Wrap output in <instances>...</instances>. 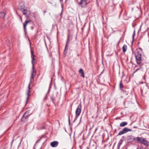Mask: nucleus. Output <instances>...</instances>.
Masks as SVG:
<instances>
[{"instance_id":"23","label":"nucleus","mask_w":149,"mask_h":149,"mask_svg":"<svg viewBox=\"0 0 149 149\" xmlns=\"http://www.w3.org/2000/svg\"><path fill=\"white\" fill-rule=\"evenodd\" d=\"M134 35H135V31H134V33L133 34V38H134Z\"/></svg>"},{"instance_id":"27","label":"nucleus","mask_w":149,"mask_h":149,"mask_svg":"<svg viewBox=\"0 0 149 149\" xmlns=\"http://www.w3.org/2000/svg\"><path fill=\"white\" fill-rule=\"evenodd\" d=\"M136 127H134V128H136Z\"/></svg>"},{"instance_id":"15","label":"nucleus","mask_w":149,"mask_h":149,"mask_svg":"<svg viewBox=\"0 0 149 149\" xmlns=\"http://www.w3.org/2000/svg\"><path fill=\"white\" fill-rule=\"evenodd\" d=\"M31 58H32V62L33 64V67H32V70H34V67H33V61L34 60V55L33 54V52H32V55H31Z\"/></svg>"},{"instance_id":"2","label":"nucleus","mask_w":149,"mask_h":149,"mask_svg":"<svg viewBox=\"0 0 149 149\" xmlns=\"http://www.w3.org/2000/svg\"><path fill=\"white\" fill-rule=\"evenodd\" d=\"M138 143L140 144H143L146 147L149 146V142L146 138L142 137L138 138Z\"/></svg>"},{"instance_id":"5","label":"nucleus","mask_w":149,"mask_h":149,"mask_svg":"<svg viewBox=\"0 0 149 149\" xmlns=\"http://www.w3.org/2000/svg\"><path fill=\"white\" fill-rule=\"evenodd\" d=\"M88 3L89 2H87V0H80L79 4L80 5L81 7L85 8L86 6Z\"/></svg>"},{"instance_id":"6","label":"nucleus","mask_w":149,"mask_h":149,"mask_svg":"<svg viewBox=\"0 0 149 149\" xmlns=\"http://www.w3.org/2000/svg\"><path fill=\"white\" fill-rule=\"evenodd\" d=\"M81 107V104H80L78 106L77 108L76 109V117L74 120H74H76L77 119V118H78V117L80 115V113L81 111V109L80 108Z\"/></svg>"},{"instance_id":"25","label":"nucleus","mask_w":149,"mask_h":149,"mask_svg":"<svg viewBox=\"0 0 149 149\" xmlns=\"http://www.w3.org/2000/svg\"><path fill=\"white\" fill-rule=\"evenodd\" d=\"M24 116H23V117L22 118V119L23 120L24 118Z\"/></svg>"},{"instance_id":"18","label":"nucleus","mask_w":149,"mask_h":149,"mask_svg":"<svg viewBox=\"0 0 149 149\" xmlns=\"http://www.w3.org/2000/svg\"><path fill=\"white\" fill-rule=\"evenodd\" d=\"M140 138V137L138 136L136 137H134V138L132 137L133 142V141L134 140H136V142L137 143H138V140L137 139H138V138Z\"/></svg>"},{"instance_id":"14","label":"nucleus","mask_w":149,"mask_h":149,"mask_svg":"<svg viewBox=\"0 0 149 149\" xmlns=\"http://www.w3.org/2000/svg\"><path fill=\"white\" fill-rule=\"evenodd\" d=\"M123 143V140L120 139L119 141L118 145V149H119L121 145Z\"/></svg>"},{"instance_id":"4","label":"nucleus","mask_w":149,"mask_h":149,"mask_svg":"<svg viewBox=\"0 0 149 149\" xmlns=\"http://www.w3.org/2000/svg\"><path fill=\"white\" fill-rule=\"evenodd\" d=\"M132 131L131 129H129L127 127H124L123 130L119 132L118 133V135H121L123 134Z\"/></svg>"},{"instance_id":"22","label":"nucleus","mask_w":149,"mask_h":149,"mask_svg":"<svg viewBox=\"0 0 149 149\" xmlns=\"http://www.w3.org/2000/svg\"><path fill=\"white\" fill-rule=\"evenodd\" d=\"M41 138H40V139H39V140H38L37 141H36V143H38V142H39L41 140Z\"/></svg>"},{"instance_id":"21","label":"nucleus","mask_w":149,"mask_h":149,"mask_svg":"<svg viewBox=\"0 0 149 149\" xmlns=\"http://www.w3.org/2000/svg\"><path fill=\"white\" fill-rule=\"evenodd\" d=\"M51 86H50L49 88V90L48 91V92H47L48 93H49V92L50 91V89H51Z\"/></svg>"},{"instance_id":"13","label":"nucleus","mask_w":149,"mask_h":149,"mask_svg":"<svg viewBox=\"0 0 149 149\" xmlns=\"http://www.w3.org/2000/svg\"><path fill=\"white\" fill-rule=\"evenodd\" d=\"M6 15V13L4 12H0V17L3 18H4L5 17Z\"/></svg>"},{"instance_id":"11","label":"nucleus","mask_w":149,"mask_h":149,"mask_svg":"<svg viewBox=\"0 0 149 149\" xmlns=\"http://www.w3.org/2000/svg\"><path fill=\"white\" fill-rule=\"evenodd\" d=\"M79 72L81 74V76L83 78H84L85 77L84 74V71L82 69H80L79 71Z\"/></svg>"},{"instance_id":"28","label":"nucleus","mask_w":149,"mask_h":149,"mask_svg":"<svg viewBox=\"0 0 149 149\" xmlns=\"http://www.w3.org/2000/svg\"><path fill=\"white\" fill-rule=\"evenodd\" d=\"M125 149H127V148H126Z\"/></svg>"},{"instance_id":"24","label":"nucleus","mask_w":149,"mask_h":149,"mask_svg":"<svg viewBox=\"0 0 149 149\" xmlns=\"http://www.w3.org/2000/svg\"><path fill=\"white\" fill-rule=\"evenodd\" d=\"M69 124H70V120L69 118Z\"/></svg>"},{"instance_id":"12","label":"nucleus","mask_w":149,"mask_h":149,"mask_svg":"<svg viewBox=\"0 0 149 149\" xmlns=\"http://www.w3.org/2000/svg\"><path fill=\"white\" fill-rule=\"evenodd\" d=\"M128 123L126 122H122L120 123V126L121 127H123L127 125Z\"/></svg>"},{"instance_id":"10","label":"nucleus","mask_w":149,"mask_h":149,"mask_svg":"<svg viewBox=\"0 0 149 149\" xmlns=\"http://www.w3.org/2000/svg\"><path fill=\"white\" fill-rule=\"evenodd\" d=\"M31 20H26L25 21V22L24 23V31H25L26 29V27L27 24L29 22H31Z\"/></svg>"},{"instance_id":"3","label":"nucleus","mask_w":149,"mask_h":149,"mask_svg":"<svg viewBox=\"0 0 149 149\" xmlns=\"http://www.w3.org/2000/svg\"><path fill=\"white\" fill-rule=\"evenodd\" d=\"M21 11L22 13L23 14L25 15L27 18L29 17L31 15V12L29 10H27L26 8H21Z\"/></svg>"},{"instance_id":"26","label":"nucleus","mask_w":149,"mask_h":149,"mask_svg":"<svg viewBox=\"0 0 149 149\" xmlns=\"http://www.w3.org/2000/svg\"><path fill=\"white\" fill-rule=\"evenodd\" d=\"M44 12L45 13V12H46V11H44Z\"/></svg>"},{"instance_id":"7","label":"nucleus","mask_w":149,"mask_h":149,"mask_svg":"<svg viewBox=\"0 0 149 149\" xmlns=\"http://www.w3.org/2000/svg\"><path fill=\"white\" fill-rule=\"evenodd\" d=\"M133 136L131 135H129L127 137L125 141L127 143H130L133 142Z\"/></svg>"},{"instance_id":"19","label":"nucleus","mask_w":149,"mask_h":149,"mask_svg":"<svg viewBox=\"0 0 149 149\" xmlns=\"http://www.w3.org/2000/svg\"><path fill=\"white\" fill-rule=\"evenodd\" d=\"M123 85L122 84V81H121L120 82V89H121L122 88H123Z\"/></svg>"},{"instance_id":"16","label":"nucleus","mask_w":149,"mask_h":149,"mask_svg":"<svg viewBox=\"0 0 149 149\" xmlns=\"http://www.w3.org/2000/svg\"><path fill=\"white\" fill-rule=\"evenodd\" d=\"M127 46L125 45H124L123 47V51L124 52H126L127 50Z\"/></svg>"},{"instance_id":"1","label":"nucleus","mask_w":149,"mask_h":149,"mask_svg":"<svg viewBox=\"0 0 149 149\" xmlns=\"http://www.w3.org/2000/svg\"><path fill=\"white\" fill-rule=\"evenodd\" d=\"M36 75V72L35 70H32L31 72V76L30 79V81L29 85L28 87L29 90L26 93V95L27 96L26 99L27 101L29 98V97L30 96L29 93L30 92V84L32 83L34 81V77Z\"/></svg>"},{"instance_id":"20","label":"nucleus","mask_w":149,"mask_h":149,"mask_svg":"<svg viewBox=\"0 0 149 149\" xmlns=\"http://www.w3.org/2000/svg\"><path fill=\"white\" fill-rule=\"evenodd\" d=\"M139 68H138L135 71H134L133 72V74L135 73L136 72H137L139 70Z\"/></svg>"},{"instance_id":"9","label":"nucleus","mask_w":149,"mask_h":149,"mask_svg":"<svg viewBox=\"0 0 149 149\" xmlns=\"http://www.w3.org/2000/svg\"><path fill=\"white\" fill-rule=\"evenodd\" d=\"M58 144V142L57 141H54L51 143V145L53 147H56Z\"/></svg>"},{"instance_id":"17","label":"nucleus","mask_w":149,"mask_h":149,"mask_svg":"<svg viewBox=\"0 0 149 149\" xmlns=\"http://www.w3.org/2000/svg\"><path fill=\"white\" fill-rule=\"evenodd\" d=\"M68 39H69V37H68V39H67V40L66 44V45H65V49H64V51H67L68 50Z\"/></svg>"},{"instance_id":"8","label":"nucleus","mask_w":149,"mask_h":149,"mask_svg":"<svg viewBox=\"0 0 149 149\" xmlns=\"http://www.w3.org/2000/svg\"><path fill=\"white\" fill-rule=\"evenodd\" d=\"M141 54H138L137 56H136V60L137 63L138 64H140L141 63Z\"/></svg>"}]
</instances>
